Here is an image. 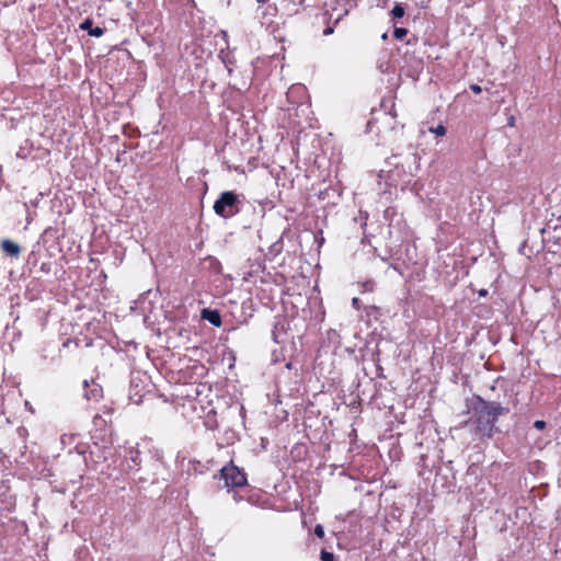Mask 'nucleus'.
Wrapping results in <instances>:
<instances>
[{
	"label": "nucleus",
	"mask_w": 561,
	"mask_h": 561,
	"mask_svg": "<svg viewBox=\"0 0 561 561\" xmlns=\"http://www.w3.org/2000/svg\"><path fill=\"white\" fill-rule=\"evenodd\" d=\"M8 255L18 256L20 254L21 248H3Z\"/></svg>",
	"instance_id": "obj_16"
},
{
	"label": "nucleus",
	"mask_w": 561,
	"mask_h": 561,
	"mask_svg": "<svg viewBox=\"0 0 561 561\" xmlns=\"http://www.w3.org/2000/svg\"><path fill=\"white\" fill-rule=\"evenodd\" d=\"M320 559L321 561H334L335 557L332 552L322 549L320 553Z\"/></svg>",
	"instance_id": "obj_15"
},
{
	"label": "nucleus",
	"mask_w": 561,
	"mask_h": 561,
	"mask_svg": "<svg viewBox=\"0 0 561 561\" xmlns=\"http://www.w3.org/2000/svg\"><path fill=\"white\" fill-rule=\"evenodd\" d=\"M59 238V229L58 228H53V227H49L47 228L42 237H41V241L44 243V244H47L49 242H54L55 240H57Z\"/></svg>",
	"instance_id": "obj_8"
},
{
	"label": "nucleus",
	"mask_w": 561,
	"mask_h": 561,
	"mask_svg": "<svg viewBox=\"0 0 561 561\" xmlns=\"http://www.w3.org/2000/svg\"><path fill=\"white\" fill-rule=\"evenodd\" d=\"M470 90L474 93V94H480L482 92V88L477 84V83H472L470 85Z\"/></svg>",
	"instance_id": "obj_19"
},
{
	"label": "nucleus",
	"mask_w": 561,
	"mask_h": 561,
	"mask_svg": "<svg viewBox=\"0 0 561 561\" xmlns=\"http://www.w3.org/2000/svg\"><path fill=\"white\" fill-rule=\"evenodd\" d=\"M408 34V30L404 27H396L393 31V36L397 39H402Z\"/></svg>",
	"instance_id": "obj_14"
},
{
	"label": "nucleus",
	"mask_w": 561,
	"mask_h": 561,
	"mask_svg": "<svg viewBox=\"0 0 561 561\" xmlns=\"http://www.w3.org/2000/svg\"><path fill=\"white\" fill-rule=\"evenodd\" d=\"M473 432L481 439H490L494 436L499 428L496 422L501 415H505L510 412L507 407H502L501 403L495 401H486L480 396L474 398V402L471 408Z\"/></svg>",
	"instance_id": "obj_1"
},
{
	"label": "nucleus",
	"mask_w": 561,
	"mask_h": 561,
	"mask_svg": "<svg viewBox=\"0 0 561 561\" xmlns=\"http://www.w3.org/2000/svg\"><path fill=\"white\" fill-rule=\"evenodd\" d=\"M352 306H353L356 310H360L362 306H360V300H359V298L354 297V298L352 299Z\"/></svg>",
	"instance_id": "obj_20"
},
{
	"label": "nucleus",
	"mask_w": 561,
	"mask_h": 561,
	"mask_svg": "<svg viewBox=\"0 0 561 561\" xmlns=\"http://www.w3.org/2000/svg\"><path fill=\"white\" fill-rule=\"evenodd\" d=\"M259 3H265L267 0H256Z\"/></svg>",
	"instance_id": "obj_25"
},
{
	"label": "nucleus",
	"mask_w": 561,
	"mask_h": 561,
	"mask_svg": "<svg viewBox=\"0 0 561 561\" xmlns=\"http://www.w3.org/2000/svg\"><path fill=\"white\" fill-rule=\"evenodd\" d=\"M430 131L435 134L438 137H443V136L446 135L447 129H446V127L444 125L439 124L436 127H431Z\"/></svg>",
	"instance_id": "obj_13"
},
{
	"label": "nucleus",
	"mask_w": 561,
	"mask_h": 561,
	"mask_svg": "<svg viewBox=\"0 0 561 561\" xmlns=\"http://www.w3.org/2000/svg\"><path fill=\"white\" fill-rule=\"evenodd\" d=\"M1 245L8 247V245H15V244L9 240H3Z\"/></svg>",
	"instance_id": "obj_21"
},
{
	"label": "nucleus",
	"mask_w": 561,
	"mask_h": 561,
	"mask_svg": "<svg viewBox=\"0 0 561 561\" xmlns=\"http://www.w3.org/2000/svg\"><path fill=\"white\" fill-rule=\"evenodd\" d=\"M83 386L85 389L84 397L88 400L99 401L103 397V388L93 379L91 381L84 380Z\"/></svg>",
	"instance_id": "obj_4"
},
{
	"label": "nucleus",
	"mask_w": 561,
	"mask_h": 561,
	"mask_svg": "<svg viewBox=\"0 0 561 561\" xmlns=\"http://www.w3.org/2000/svg\"><path fill=\"white\" fill-rule=\"evenodd\" d=\"M362 293H371L375 289V283L371 279H367L363 283H360Z\"/></svg>",
	"instance_id": "obj_12"
},
{
	"label": "nucleus",
	"mask_w": 561,
	"mask_h": 561,
	"mask_svg": "<svg viewBox=\"0 0 561 561\" xmlns=\"http://www.w3.org/2000/svg\"><path fill=\"white\" fill-rule=\"evenodd\" d=\"M547 426V423L543 421V420H537L534 422V427L537 428V430H545Z\"/></svg>",
	"instance_id": "obj_18"
},
{
	"label": "nucleus",
	"mask_w": 561,
	"mask_h": 561,
	"mask_svg": "<svg viewBox=\"0 0 561 561\" xmlns=\"http://www.w3.org/2000/svg\"><path fill=\"white\" fill-rule=\"evenodd\" d=\"M333 30L331 27H328L323 31V34L324 35H329V34H332Z\"/></svg>",
	"instance_id": "obj_22"
},
{
	"label": "nucleus",
	"mask_w": 561,
	"mask_h": 561,
	"mask_svg": "<svg viewBox=\"0 0 561 561\" xmlns=\"http://www.w3.org/2000/svg\"><path fill=\"white\" fill-rule=\"evenodd\" d=\"M314 535L317 537H319L320 539H322L324 537V529H323V526L318 524L316 525L314 527Z\"/></svg>",
	"instance_id": "obj_17"
},
{
	"label": "nucleus",
	"mask_w": 561,
	"mask_h": 561,
	"mask_svg": "<svg viewBox=\"0 0 561 561\" xmlns=\"http://www.w3.org/2000/svg\"><path fill=\"white\" fill-rule=\"evenodd\" d=\"M112 412H113L112 409H107L106 414L108 415V420H106L105 417H103L100 414L94 415V417H93V425L96 428L105 430L107 423H112V419H111Z\"/></svg>",
	"instance_id": "obj_9"
},
{
	"label": "nucleus",
	"mask_w": 561,
	"mask_h": 561,
	"mask_svg": "<svg viewBox=\"0 0 561 561\" xmlns=\"http://www.w3.org/2000/svg\"><path fill=\"white\" fill-rule=\"evenodd\" d=\"M66 437H67V435H66V434L61 436V442H62V443H65V442H66Z\"/></svg>",
	"instance_id": "obj_23"
},
{
	"label": "nucleus",
	"mask_w": 561,
	"mask_h": 561,
	"mask_svg": "<svg viewBox=\"0 0 561 561\" xmlns=\"http://www.w3.org/2000/svg\"><path fill=\"white\" fill-rule=\"evenodd\" d=\"M202 264H203V267L209 268L215 274H220L221 273V264H220V262L217 259L213 257V256L205 257L203 260Z\"/></svg>",
	"instance_id": "obj_7"
},
{
	"label": "nucleus",
	"mask_w": 561,
	"mask_h": 561,
	"mask_svg": "<svg viewBox=\"0 0 561 561\" xmlns=\"http://www.w3.org/2000/svg\"><path fill=\"white\" fill-rule=\"evenodd\" d=\"M480 295H481V296L486 295V290H481V291H480Z\"/></svg>",
	"instance_id": "obj_24"
},
{
	"label": "nucleus",
	"mask_w": 561,
	"mask_h": 561,
	"mask_svg": "<svg viewBox=\"0 0 561 561\" xmlns=\"http://www.w3.org/2000/svg\"><path fill=\"white\" fill-rule=\"evenodd\" d=\"M80 28L87 31L88 34L93 37H101L105 32L102 27H93V21L89 18L80 24Z\"/></svg>",
	"instance_id": "obj_6"
},
{
	"label": "nucleus",
	"mask_w": 561,
	"mask_h": 561,
	"mask_svg": "<svg viewBox=\"0 0 561 561\" xmlns=\"http://www.w3.org/2000/svg\"><path fill=\"white\" fill-rule=\"evenodd\" d=\"M405 11L401 3H396L391 10V15L394 19H401L404 15Z\"/></svg>",
	"instance_id": "obj_10"
},
{
	"label": "nucleus",
	"mask_w": 561,
	"mask_h": 561,
	"mask_svg": "<svg viewBox=\"0 0 561 561\" xmlns=\"http://www.w3.org/2000/svg\"><path fill=\"white\" fill-rule=\"evenodd\" d=\"M217 478L224 481V488L228 493L232 494L236 503L243 501V496L240 493L249 486V481L242 468H239L233 460H230L214 476V479Z\"/></svg>",
	"instance_id": "obj_2"
},
{
	"label": "nucleus",
	"mask_w": 561,
	"mask_h": 561,
	"mask_svg": "<svg viewBox=\"0 0 561 561\" xmlns=\"http://www.w3.org/2000/svg\"><path fill=\"white\" fill-rule=\"evenodd\" d=\"M130 460L134 462V466H129L131 470H138L139 468V451L138 450H129Z\"/></svg>",
	"instance_id": "obj_11"
},
{
	"label": "nucleus",
	"mask_w": 561,
	"mask_h": 561,
	"mask_svg": "<svg viewBox=\"0 0 561 561\" xmlns=\"http://www.w3.org/2000/svg\"><path fill=\"white\" fill-rule=\"evenodd\" d=\"M202 318L204 320H207L209 323H211L213 325H215L217 328L221 327V324H222L221 316L217 310H211V309L205 308L202 310Z\"/></svg>",
	"instance_id": "obj_5"
},
{
	"label": "nucleus",
	"mask_w": 561,
	"mask_h": 561,
	"mask_svg": "<svg viewBox=\"0 0 561 561\" xmlns=\"http://www.w3.org/2000/svg\"><path fill=\"white\" fill-rule=\"evenodd\" d=\"M323 241H324V238H321L319 241V245H321Z\"/></svg>",
	"instance_id": "obj_26"
},
{
	"label": "nucleus",
	"mask_w": 561,
	"mask_h": 561,
	"mask_svg": "<svg viewBox=\"0 0 561 561\" xmlns=\"http://www.w3.org/2000/svg\"><path fill=\"white\" fill-rule=\"evenodd\" d=\"M214 211L222 218H231L240 211V201L231 191L222 192L214 204Z\"/></svg>",
	"instance_id": "obj_3"
}]
</instances>
